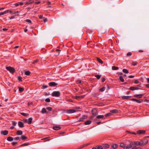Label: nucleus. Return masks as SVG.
Returning <instances> with one entry per match:
<instances>
[{"label":"nucleus","mask_w":149,"mask_h":149,"mask_svg":"<svg viewBox=\"0 0 149 149\" xmlns=\"http://www.w3.org/2000/svg\"><path fill=\"white\" fill-rule=\"evenodd\" d=\"M61 127L59 126H54L53 127V129L56 130H58L61 129Z\"/></svg>","instance_id":"obj_15"},{"label":"nucleus","mask_w":149,"mask_h":149,"mask_svg":"<svg viewBox=\"0 0 149 149\" xmlns=\"http://www.w3.org/2000/svg\"><path fill=\"white\" fill-rule=\"evenodd\" d=\"M24 89L23 88H21V87H19V91H20V92H22L23 91H24Z\"/></svg>","instance_id":"obj_34"},{"label":"nucleus","mask_w":149,"mask_h":149,"mask_svg":"<svg viewBox=\"0 0 149 149\" xmlns=\"http://www.w3.org/2000/svg\"><path fill=\"white\" fill-rule=\"evenodd\" d=\"M134 83L135 84H138L139 83V81L137 80H136L134 81Z\"/></svg>","instance_id":"obj_59"},{"label":"nucleus","mask_w":149,"mask_h":149,"mask_svg":"<svg viewBox=\"0 0 149 149\" xmlns=\"http://www.w3.org/2000/svg\"><path fill=\"white\" fill-rule=\"evenodd\" d=\"M30 73V72L29 71H28L25 72V74L26 75H29Z\"/></svg>","instance_id":"obj_37"},{"label":"nucleus","mask_w":149,"mask_h":149,"mask_svg":"<svg viewBox=\"0 0 149 149\" xmlns=\"http://www.w3.org/2000/svg\"><path fill=\"white\" fill-rule=\"evenodd\" d=\"M120 146L122 148H124V147H125V145L123 143H121L120 144Z\"/></svg>","instance_id":"obj_38"},{"label":"nucleus","mask_w":149,"mask_h":149,"mask_svg":"<svg viewBox=\"0 0 149 149\" xmlns=\"http://www.w3.org/2000/svg\"><path fill=\"white\" fill-rule=\"evenodd\" d=\"M41 112L42 113H48L47 111H46V109L45 108H43L42 109Z\"/></svg>","instance_id":"obj_22"},{"label":"nucleus","mask_w":149,"mask_h":149,"mask_svg":"<svg viewBox=\"0 0 149 149\" xmlns=\"http://www.w3.org/2000/svg\"><path fill=\"white\" fill-rule=\"evenodd\" d=\"M92 114L94 116H96L97 114V111L95 109H94L92 111Z\"/></svg>","instance_id":"obj_6"},{"label":"nucleus","mask_w":149,"mask_h":149,"mask_svg":"<svg viewBox=\"0 0 149 149\" xmlns=\"http://www.w3.org/2000/svg\"><path fill=\"white\" fill-rule=\"evenodd\" d=\"M91 122L90 120H88L85 123L86 125H89L91 124Z\"/></svg>","instance_id":"obj_25"},{"label":"nucleus","mask_w":149,"mask_h":149,"mask_svg":"<svg viewBox=\"0 0 149 149\" xmlns=\"http://www.w3.org/2000/svg\"><path fill=\"white\" fill-rule=\"evenodd\" d=\"M111 113H116L118 112V110L116 109L111 110L110 111Z\"/></svg>","instance_id":"obj_23"},{"label":"nucleus","mask_w":149,"mask_h":149,"mask_svg":"<svg viewBox=\"0 0 149 149\" xmlns=\"http://www.w3.org/2000/svg\"><path fill=\"white\" fill-rule=\"evenodd\" d=\"M24 121L25 122L27 123L28 120L27 119H24Z\"/></svg>","instance_id":"obj_54"},{"label":"nucleus","mask_w":149,"mask_h":149,"mask_svg":"<svg viewBox=\"0 0 149 149\" xmlns=\"http://www.w3.org/2000/svg\"><path fill=\"white\" fill-rule=\"evenodd\" d=\"M118 67H115V66H113L112 67V69L113 70H117L118 69Z\"/></svg>","instance_id":"obj_26"},{"label":"nucleus","mask_w":149,"mask_h":149,"mask_svg":"<svg viewBox=\"0 0 149 149\" xmlns=\"http://www.w3.org/2000/svg\"><path fill=\"white\" fill-rule=\"evenodd\" d=\"M9 12V10H7L4 12L0 13V16L3 15Z\"/></svg>","instance_id":"obj_19"},{"label":"nucleus","mask_w":149,"mask_h":149,"mask_svg":"<svg viewBox=\"0 0 149 149\" xmlns=\"http://www.w3.org/2000/svg\"><path fill=\"white\" fill-rule=\"evenodd\" d=\"M131 53L130 52H128L127 54V56H131Z\"/></svg>","instance_id":"obj_48"},{"label":"nucleus","mask_w":149,"mask_h":149,"mask_svg":"<svg viewBox=\"0 0 149 149\" xmlns=\"http://www.w3.org/2000/svg\"><path fill=\"white\" fill-rule=\"evenodd\" d=\"M136 149V146H134L133 147H132L131 148V149Z\"/></svg>","instance_id":"obj_63"},{"label":"nucleus","mask_w":149,"mask_h":149,"mask_svg":"<svg viewBox=\"0 0 149 149\" xmlns=\"http://www.w3.org/2000/svg\"><path fill=\"white\" fill-rule=\"evenodd\" d=\"M45 101L46 102H50V99L49 98H47L46 99Z\"/></svg>","instance_id":"obj_43"},{"label":"nucleus","mask_w":149,"mask_h":149,"mask_svg":"<svg viewBox=\"0 0 149 149\" xmlns=\"http://www.w3.org/2000/svg\"><path fill=\"white\" fill-rule=\"evenodd\" d=\"M119 79H120V81L122 82H123L124 81V79L123 78V77H122V76H120L119 77Z\"/></svg>","instance_id":"obj_33"},{"label":"nucleus","mask_w":149,"mask_h":149,"mask_svg":"<svg viewBox=\"0 0 149 149\" xmlns=\"http://www.w3.org/2000/svg\"><path fill=\"white\" fill-rule=\"evenodd\" d=\"M103 147L107 148H108L109 147V146L108 144H103Z\"/></svg>","instance_id":"obj_35"},{"label":"nucleus","mask_w":149,"mask_h":149,"mask_svg":"<svg viewBox=\"0 0 149 149\" xmlns=\"http://www.w3.org/2000/svg\"><path fill=\"white\" fill-rule=\"evenodd\" d=\"M1 134L4 135H6L8 134V131L7 130H3L1 132Z\"/></svg>","instance_id":"obj_5"},{"label":"nucleus","mask_w":149,"mask_h":149,"mask_svg":"<svg viewBox=\"0 0 149 149\" xmlns=\"http://www.w3.org/2000/svg\"><path fill=\"white\" fill-rule=\"evenodd\" d=\"M105 89V88L104 87H103L100 89V91H104Z\"/></svg>","instance_id":"obj_40"},{"label":"nucleus","mask_w":149,"mask_h":149,"mask_svg":"<svg viewBox=\"0 0 149 149\" xmlns=\"http://www.w3.org/2000/svg\"><path fill=\"white\" fill-rule=\"evenodd\" d=\"M97 61L99 63H101V64L103 63V62L99 58H97Z\"/></svg>","instance_id":"obj_31"},{"label":"nucleus","mask_w":149,"mask_h":149,"mask_svg":"<svg viewBox=\"0 0 149 149\" xmlns=\"http://www.w3.org/2000/svg\"><path fill=\"white\" fill-rule=\"evenodd\" d=\"M123 72L125 73H128L129 72L128 70L125 69H124L123 70Z\"/></svg>","instance_id":"obj_27"},{"label":"nucleus","mask_w":149,"mask_h":149,"mask_svg":"<svg viewBox=\"0 0 149 149\" xmlns=\"http://www.w3.org/2000/svg\"><path fill=\"white\" fill-rule=\"evenodd\" d=\"M130 89L132 91H134L135 90H138L139 88L136 87H131L130 88Z\"/></svg>","instance_id":"obj_13"},{"label":"nucleus","mask_w":149,"mask_h":149,"mask_svg":"<svg viewBox=\"0 0 149 149\" xmlns=\"http://www.w3.org/2000/svg\"><path fill=\"white\" fill-rule=\"evenodd\" d=\"M14 139L16 140H20V139L19 137L17 136L14 138Z\"/></svg>","instance_id":"obj_36"},{"label":"nucleus","mask_w":149,"mask_h":149,"mask_svg":"<svg viewBox=\"0 0 149 149\" xmlns=\"http://www.w3.org/2000/svg\"><path fill=\"white\" fill-rule=\"evenodd\" d=\"M132 147V145L131 144H129L127 146L124 147V149H131Z\"/></svg>","instance_id":"obj_16"},{"label":"nucleus","mask_w":149,"mask_h":149,"mask_svg":"<svg viewBox=\"0 0 149 149\" xmlns=\"http://www.w3.org/2000/svg\"><path fill=\"white\" fill-rule=\"evenodd\" d=\"M136 63L135 62H133L132 64V65L134 66H135L136 65Z\"/></svg>","instance_id":"obj_51"},{"label":"nucleus","mask_w":149,"mask_h":149,"mask_svg":"<svg viewBox=\"0 0 149 149\" xmlns=\"http://www.w3.org/2000/svg\"><path fill=\"white\" fill-rule=\"evenodd\" d=\"M111 113H107V114H105V116L106 117L109 116H111Z\"/></svg>","instance_id":"obj_41"},{"label":"nucleus","mask_w":149,"mask_h":149,"mask_svg":"<svg viewBox=\"0 0 149 149\" xmlns=\"http://www.w3.org/2000/svg\"><path fill=\"white\" fill-rule=\"evenodd\" d=\"M81 81L80 80H78L77 81V82L79 84H81Z\"/></svg>","instance_id":"obj_60"},{"label":"nucleus","mask_w":149,"mask_h":149,"mask_svg":"<svg viewBox=\"0 0 149 149\" xmlns=\"http://www.w3.org/2000/svg\"><path fill=\"white\" fill-rule=\"evenodd\" d=\"M131 100L133 101H135L136 102L139 103H141L143 101V100H138L135 99H131Z\"/></svg>","instance_id":"obj_9"},{"label":"nucleus","mask_w":149,"mask_h":149,"mask_svg":"<svg viewBox=\"0 0 149 149\" xmlns=\"http://www.w3.org/2000/svg\"><path fill=\"white\" fill-rule=\"evenodd\" d=\"M32 104H33V103L32 102H29L28 104L29 105H31Z\"/></svg>","instance_id":"obj_61"},{"label":"nucleus","mask_w":149,"mask_h":149,"mask_svg":"<svg viewBox=\"0 0 149 149\" xmlns=\"http://www.w3.org/2000/svg\"><path fill=\"white\" fill-rule=\"evenodd\" d=\"M104 117V116L103 115H98L97 116L95 119V120H98V119L103 118Z\"/></svg>","instance_id":"obj_8"},{"label":"nucleus","mask_w":149,"mask_h":149,"mask_svg":"<svg viewBox=\"0 0 149 149\" xmlns=\"http://www.w3.org/2000/svg\"><path fill=\"white\" fill-rule=\"evenodd\" d=\"M148 142V141H142L141 142V146H143L146 144Z\"/></svg>","instance_id":"obj_20"},{"label":"nucleus","mask_w":149,"mask_h":149,"mask_svg":"<svg viewBox=\"0 0 149 149\" xmlns=\"http://www.w3.org/2000/svg\"><path fill=\"white\" fill-rule=\"evenodd\" d=\"M145 131L143 130H139L137 131V134H138L145 133Z\"/></svg>","instance_id":"obj_10"},{"label":"nucleus","mask_w":149,"mask_h":149,"mask_svg":"<svg viewBox=\"0 0 149 149\" xmlns=\"http://www.w3.org/2000/svg\"><path fill=\"white\" fill-rule=\"evenodd\" d=\"M28 145V143H24L23 144H22V145H21V146H27Z\"/></svg>","instance_id":"obj_50"},{"label":"nucleus","mask_w":149,"mask_h":149,"mask_svg":"<svg viewBox=\"0 0 149 149\" xmlns=\"http://www.w3.org/2000/svg\"><path fill=\"white\" fill-rule=\"evenodd\" d=\"M47 18H45L44 19V22H47Z\"/></svg>","instance_id":"obj_55"},{"label":"nucleus","mask_w":149,"mask_h":149,"mask_svg":"<svg viewBox=\"0 0 149 149\" xmlns=\"http://www.w3.org/2000/svg\"><path fill=\"white\" fill-rule=\"evenodd\" d=\"M85 95H81L79 96H76L74 97V98L76 99H79L83 98L84 97Z\"/></svg>","instance_id":"obj_12"},{"label":"nucleus","mask_w":149,"mask_h":149,"mask_svg":"<svg viewBox=\"0 0 149 149\" xmlns=\"http://www.w3.org/2000/svg\"><path fill=\"white\" fill-rule=\"evenodd\" d=\"M118 147V145L116 144H113L112 145L111 149H117Z\"/></svg>","instance_id":"obj_7"},{"label":"nucleus","mask_w":149,"mask_h":149,"mask_svg":"<svg viewBox=\"0 0 149 149\" xmlns=\"http://www.w3.org/2000/svg\"><path fill=\"white\" fill-rule=\"evenodd\" d=\"M132 144L137 146L140 145L141 146V142L139 141L135 142L134 143H133Z\"/></svg>","instance_id":"obj_17"},{"label":"nucleus","mask_w":149,"mask_h":149,"mask_svg":"<svg viewBox=\"0 0 149 149\" xmlns=\"http://www.w3.org/2000/svg\"><path fill=\"white\" fill-rule=\"evenodd\" d=\"M6 69L7 70L9 71L10 72L12 73H13L15 71L14 69L11 67L8 66L6 67Z\"/></svg>","instance_id":"obj_2"},{"label":"nucleus","mask_w":149,"mask_h":149,"mask_svg":"<svg viewBox=\"0 0 149 149\" xmlns=\"http://www.w3.org/2000/svg\"><path fill=\"white\" fill-rule=\"evenodd\" d=\"M143 94H137V95H134V97L139 98H141L143 96Z\"/></svg>","instance_id":"obj_14"},{"label":"nucleus","mask_w":149,"mask_h":149,"mask_svg":"<svg viewBox=\"0 0 149 149\" xmlns=\"http://www.w3.org/2000/svg\"><path fill=\"white\" fill-rule=\"evenodd\" d=\"M134 76H133V75H130L129 76V77L130 78H134Z\"/></svg>","instance_id":"obj_57"},{"label":"nucleus","mask_w":149,"mask_h":149,"mask_svg":"<svg viewBox=\"0 0 149 149\" xmlns=\"http://www.w3.org/2000/svg\"><path fill=\"white\" fill-rule=\"evenodd\" d=\"M21 138L22 140H25L27 139V137L24 135H22L21 136Z\"/></svg>","instance_id":"obj_29"},{"label":"nucleus","mask_w":149,"mask_h":149,"mask_svg":"<svg viewBox=\"0 0 149 149\" xmlns=\"http://www.w3.org/2000/svg\"><path fill=\"white\" fill-rule=\"evenodd\" d=\"M17 143V142H13L12 143V145H14Z\"/></svg>","instance_id":"obj_56"},{"label":"nucleus","mask_w":149,"mask_h":149,"mask_svg":"<svg viewBox=\"0 0 149 149\" xmlns=\"http://www.w3.org/2000/svg\"><path fill=\"white\" fill-rule=\"evenodd\" d=\"M52 95L53 96L59 97L60 95V93L59 91H54L52 93Z\"/></svg>","instance_id":"obj_1"},{"label":"nucleus","mask_w":149,"mask_h":149,"mask_svg":"<svg viewBox=\"0 0 149 149\" xmlns=\"http://www.w3.org/2000/svg\"><path fill=\"white\" fill-rule=\"evenodd\" d=\"M76 111L74 109H70L66 111V113H72L75 112Z\"/></svg>","instance_id":"obj_3"},{"label":"nucleus","mask_w":149,"mask_h":149,"mask_svg":"<svg viewBox=\"0 0 149 149\" xmlns=\"http://www.w3.org/2000/svg\"><path fill=\"white\" fill-rule=\"evenodd\" d=\"M146 80L148 83H149V78H147Z\"/></svg>","instance_id":"obj_64"},{"label":"nucleus","mask_w":149,"mask_h":149,"mask_svg":"<svg viewBox=\"0 0 149 149\" xmlns=\"http://www.w3.org/2000/svg\"><path fill=\"white\" fill-rule=\"evenodd\" d=\"M19 5V3H16L15 4V5L16 6H18Z\"/></svg>","instance_id":"obj_62"},{"label":"nucleus","mask_w":149,"mask_h":149,"mask_svg":"<svg viewBox=\"0 0 149 149\" xmlns=\"http://www.w3.org/2000/svg\"><path fill=\"white\" fill-rule=\"evenodd\" d=\"M22 78L20 77H18V80L20 81H22Z\"/></svg>","instance_id":"obj_45"},{"label":"nucleus","mask_w":149,"mask_h":149,"mask_svg":"<svg viewBox=\"0 0 149 149\" xmlns=\"http://www.w3.org/2000/svg\"><path fill=\"white\" fill-rule=\"evenodd\" d=\"M12 124L14 126H15L16 125L17 123L15 121H13Z\"/></svg>","instance_id":"obj_47"},{"label":"nucleus","mask_w":149,"mask_h":149,"mask_svg":"<svg viewBox=\"0 0 149 149\" xmlns=\"http://www.w3.org/2000/svg\"><path fill=\"white\" fill-rule=\"evenodd\" d=\"M46 109L49 111H51L52 109V108L51 107H47L46 108Z\"/></svg>","instance_id":"obj_42"},{"label":"nucleus","mask_w":149,"mask_h":149,"mask_svg":"<svg viewBox=\"0 0 149 149\" xmlns=\"http://www.w3.org/2000/svg\"><path fill=\"white\" fill-rule=\"evenodd\" d=\"M130 97V96H123L122 97V98L124 99H128Z\"/></svg>","instance_id":"obj_30"},{"label":"nucleus","mask_w":149,"mask_h":149,"mask_svg":"<svg viewBox=\"0 0 149 149\" xmlns=\"http://www.w3.org/2000/svg\"><path fill=\"white\" fill-rule=\"evenodd\" d=\"M85 117H86V116H85L84 115V116H82V117H81V119H85Z\"/></svg>","instance_id":"obj_52"},{"label":"nucleus","mask_w":149,"mask_h":149,"mask_svg":"<svg viewBox=\"0 0 149 149\" xmlns=\"http://www.w3.org/2000/svg\"><path fill=\"white\" fill-rule=\"evenodd\" d=\"M43 88L44 89L47 88V85H44L43 86Z\"/></svg>","instance_id":"obj_53"},{"label":"nucleus","mask_w":149,"mask_h":149,"mask_svg":"<svg viewBox=\"0 0 149 149\" xmlns=\"http://www.w3.org/2000/svg\"><path fill=\"white\" fill-rule=\"evenodd\" d=\"M26 22H29L30 23H31V22L30 20L29 19H27L26 20Z\"/></svg>","instance_id":"obj_46"},{"label":"nucleus","mask_w":149,"mask_h":149,"mask_svg":"<svg viewBox=\"0 0 149 149\" xmlns=\"http://www.w3.org/2000/svg\"><path fill=\"white\" fill-rule=\"evenodd\" d=\"M38 61V60H36V61H34L32 63L33 64H34L35 63H37V62Z\"/></svg>","instance_id":"obj_44"},{"label":"nucleus","mask_w":149,"mask_h":149,"mask_svg":"<svg viewBox=\"0 0 149 149\" xmlns=\"http://www.w3.org/2000/svg\"><path fill=\"white\" fill-rule=\"evenodd\" d=\"M13 137L11 136L8 137L7 138V140L9 141H13Z\"/></svg>","instance_id":"obj_24"},{"label":"nucleus","mask_w":149,"mask_h":149,"mask_svg":"<svg viewBox=\"0 0 149 149\" xmlns=\"http://www.w3.org/2000/svg\"><path fill=\"white\" fill-rule=\"evenodd\" d=\"M18 124L19 127H24V124L21 122L19 121L18 123Z\"/></svg>","instance_id":"obj_11"},{"label":"nucleus","mask_w":149,"mask_h":149,"mask_svg":"<svg viewBox=\"0 0 149 149\" xmlns=\"http://www.w3.org/2000/svg\"><path fill=\"white\" fill-rule=\"evenodd\" d=\"M2 29L3 30V31H7V30H8V29H6V28H3Z\"/></svg>","instance_id":"obj_58"},{"label":"nucleus","mask_w":149,"mask_h":149,"mask_svg":"<svg viewBox=\"0 0 149 149\" xmlns=\"http://www.w3.org/2000/svg\"><path fill=\"white\" fill-rule=\"evenodd\" d=\"M96 147L97 149H103V147L101 146H97Z\"/></svg>","instance_id":"obj_32"},{"label":"nucleus","mask_w":149,"mask_h":149,"mask_svg":"<svg viewBox=\"0 0 149 149\" xmlns=\"http://www.w3.org/2000/svg\"><path fill=\"white\" fill-rule=\"evenodd\" d=\"M58 84L57 83H55L54 82H51L49 83V85L50 86H55L57 85Z\"/></svg>","instance_id":"obj_4"},{"label":"nucleus","mask_w":149,"mask_h":149,"mask_svg":"<svg viewBox=\"0 0 149 149\" xmlns=\"http://www.w3.org/2000/svg\"><path fill=\"white\" fill-rule=\"evenodd\" d=\"M22 133V132L21 130H17V135H21Z\"/></svg>","instance_id":"obj_21"},{"label":"nucleus","mask_w":149,"mask_h":149,"mask_svg":"<svg viewBox=\"0 0 149 149\" xmlns=\"http://www.w3.org/2000/svg\"><path fill=\"white\" fill-rule=\"evenodd\" d=\"M33 1H32L31 0H30L28 2L29 4L32 3H33Z\"/></svg>","instance_id":"obj_49"},{"label":"nucleus","mask_w":149,"mask_h":149,"mask_svg":"<svg viewBox=\"0 0 149 149\" xmlns=\"http://www.w3.org/2000/svg\"><path fill=\"white\" fill-rule=\"evenodd\" d=\"M21 114L23 116H29V114L28 113H21Z\"/></svg>","instance_id":"obj_28"},{"label":"nucleus","mask_w":149,"mask_h":149,"mask_svg":"<svg viewBox=\"0 0 149 149\" xmlns=\"http://www.w3.org/2000/svg\"><path fill=\"white\" fill-rule=\"evenodd\" d=\"M101 76V75H95V77H96L97 79H100Z\"/></svg>","instance_id":"obj_39"},{"label":"nucleus","mask_w":149,"mask_h":149,"mask_svg":"<svg viewBox=\"0 0 149 149\" xmlns=\"http://www.w3.org/2000/svg\"><path fill=\"white\" fill-rule=\"evenodd\" d=\"M33 120V118L31 117L30 118L28 119L27 123L28 124H30L31 123L32 121Z\"/></svg>","instance_id":"obj_18"}]
</instances>
